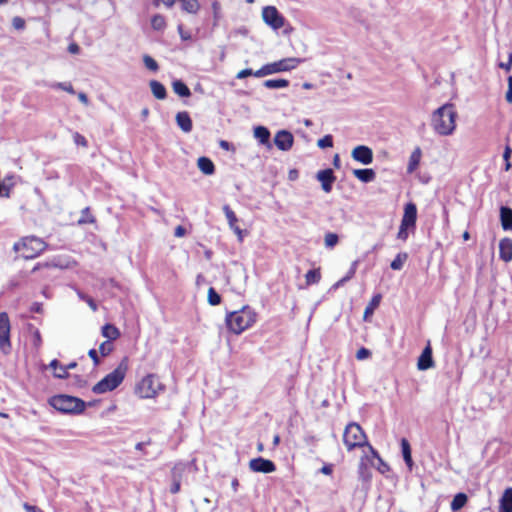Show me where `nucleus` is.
I'll list each match as a JSON object with an SVG mask.
<instances>
[{"mask_svg": "<svg viewBox=\"0 0 512 512\" xmlns=\"http://www.w3.org/2000/svg\"><path fill=\"white\" fill-rule=\"evenodd\" d=\"M455 119L456 111L453 104L446 103L433 112L431 125L437 134L448 136L455 130Z\"/></svg>", "mask_w": 512, "mask_h": 512, "instance_id": "nucleus-1", "label": "nucleus"}, {"mask_svg": "<svg viewBox=\"0 0 512 512\" xmlns=\"http://www.w3.org/2000/svg\"><path fill=\"white\" fill-rule=\"evenodd\" d=\"M128 370V358L124 357L119 365L92 387L95 394H104L115 390L124 380Z\"/></svg>", "mask_w": 512, "mask_h": 512, "instance_id": "nucleus-2", "label": "nucleus"}, {"mask_svg": "<svg viewBox=\"0 0 512 512\" xmlns=\"http://www.w3.org/2000/svg\"><path fill=\"white\" fill-rule=\"evenodd\" d=\"M256 321V314L250 307H243L238 311L231 312L226 316V324L228 329L240 334L249 328Z\"/></svg>", "mask_w": 512, "mask_h": 512, "instance_id": "nucleus-3", "label": "nucleus"}, {"mask_svg": "<svg viewBox=\"0 0 512 512\" xmlns=\"http://www.w3.org/2000/svg\"><path fill=\"white\" fill-rule=\"evenodd\" d=\"M47 246L46 242L36 236H26L16 242L13 249L16 252H21L23 259L30 260L42 254Z\"/></svg>", "mask_w": 512, "mask_h": 512, "instance_id": "nucleus-4", "label": "nucleus"}, {"mask_svg": "<svg viewBox=\"0 0 512 512\" xmlns=\"http://www.w3.org/2000/svg\"><path fill=\"white\" fill-rule=\"evenodd\" d=\"M49 404L64 414H80L85 410L86 403L75 396L59 394L49 399Z\"/></svg>", "mask_w": 512, "mask_h": 512, "instance_id": "nucleus-5", "label": "nucleus"}, {"mask_svg": "<svg viewBox=\"0 0 512 512\" xmlns=\"http://www.w3.org/2000/svg\"><path fill=\"white\" fill-rule=\"evenodd\" d=\"M302 62V59L299 58H285L279 61L266 64L262 66L259 70L255 71L254 77L261 78L267 75L290 71L298 66L299 63Z\"/></svg>", "mask_w": 512, "mask_h": 512, "instance_id": "nucleus-6", "label": "nucleus"}, {"mask_svg": "<svg viewBox=\"0 0 512 512\" xmlns=\"http://www.w3.org/2000/svg\"><path fill=\"white\" fill-rule=\"evenodd\" d=\"M343 441L349 451L368 444L363 429L355 422H351L346 426Z\"/></svg>", "mask_w": 512, "mask_h": 512, "instance_id": "nucleus-7", "label": "nucleus"}, {"mask_svg": "<svg viewBox=\"0 0 512 512\" xmlns=\"http://www.w3.org/2000/svg\"><path fill=\"white\" fill-rule=\"evenodd\" d=\"M10 320L6 312L0 313V350L4 355H9L12 350L10 340Z\"/></svg>", "mask_w": 512, "mask_h": 512, "instance_id": "nucleus-8", "label": "nucleus"}, {"mask_svg": "<svg viewBox=\"0 0 512 512\" xmlns=\"http://www.w3.org/2000/svg\"><path fill=\"white\" fill-rule=\"evenodd\" d=\"M161 387L159 379L155 375H147L136 386V393L141 398H151Z\"/></svg>", "mask_w": 512, "mask_h": 512, "instance_id": "nucleus-9", "label": "nucleus"}, {"mask_svg": "<svg viewBox=\"0 0 512 512\" xmlns=\"http://www.w3.org/2000/svg\"><path fill=\"white\" fill-rule=\"evenodd\" d=\"M263 21L274 30L284 26L285 18L274 6H266L262 9Z\"/></svg>", "mask_w": 512, "mask_h": 512, "instance_id": "nucleus-10", "label": "nucleus"}, {"mask_svg": "<svg viewBox=\"0 0 512 512\" xmlns=\"http://www.w3.org/2000/svg\"><path fill=\"white\" fill-rule=\"evenodd\" d=\"M222 210L228 222L229 228L236 234L238 241L242 242L246 235V231L240 228V220L229 205H224Z\"/></svg>", "mask_w": 512, "mask_h": 512, "instance_id": "nucleus-11", "label": "nucleus"}, {"mask_svg": "<svg viewBox=\"0 0 512 512\" xmlns=\"http://www.w3.org/2000/svg\"><path fill=\"white\" fill-rule=\"evenodd\" d=\"M249 469L256 473L268 474L276 471V465L269 459L257 457L249 461Z\"/></svg>", "mask_w": 512, "mask_h": 512, "instance_id": "nucleus-12", "label": "nucleus"}, {"mask_svg": "<svg viewBox=\"0 0 512 512\" xmlns=\"http://www.w3.org/2000/svg\"><path fill=\"white\" fill-rule=\"evenodd\" d=\"M351 156L355 161L363 165H369L373 162V151L366 145L356 146L352 150Z\"/></svg>", "mask_w": 512, "mask_h": 512, "instance_id": "nucleus-13", "label": "nucleus"}, {"mask_svg": "<svg viewBox=\"0 0 512 512\" xmlns=\"http://www.w3.org/2000/svg\"><path fill=\"white\" fill-rule=\"evenodd\" d=\"M294 142V137L288 130H280L274 137V144L281 151H288L291 149Z\"/></svg>", "mask_w": 512, "mask_h": 512, "instance_id": "nucleus-14", "label": "nucleus"}, {"mask_svg": "<svg viewBox=\"0 0 512 512\" xmlns=\"http://www.w3.org/2000/svg\"><path fill=\"white\" fill-rule=\"evenodd\" d=\"M316 178L318 181L321 182L322 189L326 193L331 192L332 185L336 179L332 169L328 168V169L318 171L316 174Z\"/></svg>", "mask_w": 512, "mask_h": 512, "instance_id": "nucleus-15", "label": "nucleus"}, {"mask_svg": "<svg viewBox=\"0 0 512 512\" xmlns=\"http://www.w3.org/2000/svg\"><path fill=\"white\" fill-rule=\"evenodd\" d=\"M417 220V207L414 203L409 202L405 205L404 215L401 220L403 226L414 228Z\"/></svg>", "mask_w": 512, "mask_h": 512, "instance_id": "nucleus-16", "label": "nucleus"}, {"mask_svg": "<svg viewBox=\"0 0 512 512\" xmlns=\"http://www.w3.org/2000/svg\"><path fill=\"white\" fill-rule=\"evenodd\" d=\"M434 366V361L432 357V349L428 344L422 351L421 355L418 358L417 368L421 371L428 370Z\"/></svg>", "mask_w": 512, "mask_h": 512, "instance_id": "nucleus-17", "label": "nucleus"}, {"mask_svg": "<svg viewBox=\"0 0 512 512\" xmlns=\"http://www.w3.org/2000/svg\"><path fill=\"white\" fill-rule=\"evenodd\" d=\"M499 257L504 262L512 260V240L510 238H503L499 242Z\"/></svg>", "mask_w": 512, "mask_h": 512, "instance_id": "nucleus-18", "label": "nucleus"}, {"mask_svg": "<svg viewBox=\"0 0 512 512\" xmlns=\"http://www.w3.org/2000/svg\"><path fill=\"white\" fill-rule=\"evenodd\" d=\"M498 512H512V487L504 490L499 500Z\"/></svg>", "mask_w": 512, "mask_h": 512, "instance_id": "nucleus-19", "label": "nucleus"}, {"mask_svg": "<svg viewBox=\"0 0 512 512\" xmlns=\"http://www.w3.org/2000/svg\"><path fill=\"white\" fill-rule=\"evenodd\" d=\"M270 136V131L265 126H257L254 128V137L259 141L260 144L265 145L268 148L272 147Z\"/></svg>", "mask_w": 512, "mask_h": 512, "instance_id": "nucleus-20", "label": "nucleus"}, {"mask_svg": "<svg viewBox=\"0 0 512 512\" xmlns=\"http://www.w3.org/2000/svg\"><path fill=\"white\" fill-rule=\"evenodd\" d=\"M57 366L60 367V372H54V376L56 378H59V379H65V378H67L69 376L68 370L76 368L77 363L76 362H71L67 366H63V365H61V363L57 359H53L50 362V367L51 368H56Z\"/></svg>", "mask_w": 512, "mask_h": 512, "instance_id": "nucleus-21", "label": "nucleus"}, {"mask_svg": "<svg viewBox=\"0 0 512 512\" xmlns=\"http://www.w3.org/2000/svg\"><path fill=\"white\" fill-rule=\"evenodd\" d=\"M500 220L505 231H512V208L502 206L500 208Z\"/></svg>", "mask_w": 512, "mask_h": 512, "instance_id": "nucleus-22", "label": "nucleus"}, {"mask_svg": "<svg viewBox=\"0 0 512 512\" xmlns=\"http://www.w3.org/2000/svg\"><path fill=\"white\" fill-rule=\"evenodd\" d=\"M197 166L204 175H213L215 173V165L208 157H199Z\"/></svg>", "mask_w": 512, "mask_h": 512, "instance_id": "nucleus-23", "label": "nucleus"}, {"mask_svg": "<svg viewBox=\"0 0 512 512\" xmlns=\"http://www.w3.org/2000/svg\"><path fill=\"white\" fill-rule=\"evenodd\" d=\"M177 125L185 132H189L192 129V120L188 112H178L176 114Z\"/></svg>", "mask_w": 512, "mask_h": 512, "instance_id": "nucleus-24", "label": "nucleus"}, {"mask_svg": "<svg viewBox=\"0 0 512 512\" xmlns=\"http://www.w3.org/2000/svg\"><path fill=\"white\" fill-rule=\"evenodd\" d=\"M101 334L103 337L107 338L108 341H114L120 337L119 329L110 323H106L101 328Z\"/></svg>", "mask_w": 512, "mask_h": 512, "instance_id": "nucleus-25", "label": "nucleus"}, {"mask_svg": "<svg viewBox=\"0 0 512 512\" xmlns=\"http://www.w3.org/2000/svg\"><path fill=\"white\" fill-rule=\"evenodd\" d=\"M353 174L357 179L364 183L372 182L376 177L375 171L370 168L355 169Z\"/></svg>", "mask_w": 512, "mask_h": 512, "instance_id": "nucleus-26", "label": "nucleus"}, {"mask_svg": "<svg viewBox=\"0 0 512 512\" xmlns=\"http://www.w3.org/2000/svg\"><path fill=\"white\" fill-rule=\"evenodd\" d=\"M401 451H402L403 459H404L408 469L411 471L413 468V460H412V455H411L410 443L406 438L401 439Z\"/></svg>", "mask_w": 512, "mask_h": 512, "instance_id": "nucleus-27", "label": "nucleus"}, {"mask_svg": "<svg viewBox=\"0 0 512 512\" xmlns=\"http://www.w3.org/2000/svg\"><path fill=\"white\" fill-rule=\"evenodd\" d=\"M149 86L151 88L152 94L156 99L163 100L166 98L167 91L165 86L161 82L157 80H151Z\"/></svg>", "mask_w": 512, "mask_h": 512, "instance_id": "nucleus-28", "label": "nucleus"}, {"mask_svg": "<svg viewBox=\"0 0 512 512\" xmlns=\"http://www.w3.org/2000/svg\"><path fill=\"white\" fill-rule=\"evenodd\" d=\"M421 155H422V152H421V149L419 147H417L411 153L410 158H409V162H408V166H407L408 173H412V172H414L416 170V168L418 167V165L420 163Z\"/></svg>", "mask_w": 512, "mask_h": 512, "instance_id": "nucleus-29", "label": "nucleus"}, {"mask_svg": "<svg viewBox=\"0 0 512 512\" xmlns=\"http://www.w3.org/2000/svg\"><path fill=\"white\" fill-rule=\"evenodd\" d=\"M172 88L180 97H189L191 94L189 87L182 80H174Z\"/></svg>", "mask_w": 512, "mask_h": 512, "instance_id": "nucleus-30", "label": "nucleus"}, {"mask_svg": "<svg viewBox=\"0 0 512 512\" xmlns=\"http://www.w3.org/2000/svg\"><path fill=\"white\" fill-rule=\"evenodd\" d=\"M468 501V497L465 493H457L451 501L450 507L452 511H458L463 508Z\"/></svg>", "mask_w": 512, "mask_h": 512, "instance_id": "nucleus-31", "label": "nucleus"}, {"mask_svg": "<svg viewBox=\"0 0 512 512\" xmlns=\"http://www.w3.org/2000/svg\"><path fill=\"white\" fill-rule=\"evenodd\" d=\"M263 85L268 89H281L288 87L289 81L286 79H268L263 82Z\"/></svg>", "mask_w": 512, "mask_h": 512, "instance_id": "nucleus-32", "label": "nucleus"}, {"mask_svg": "<svg viewBox=\"0 0 512 512\" xmlns=\"http://www.w3.org/2000/svg\"><path fill=\"white\" fill-rule=\"evenodd\" d=\"M151 26L156 31H163L166 27V20L164 16L156 14L151 19Z\"/></svg>", "mask_w": 512, "mask_h": 512, "instance_id": "nucleus-33", "label": "nucleus"}, {"mask_svg": "<svg viewBox=\"0 0 512 512\" xmlns=\"http://www.w3.org/2000/svg\"><path fill=\"white\" fill-rule=\"evenodd\" d=\"M305 279H306V284L307 285L318 283L320 281V279H321L320 270L319 269H311V270H309L306 273V275H305Z\"/></svg>", "mask_w": 512, "mask_h": 512, "instance_id": "nucleus-34", "label": "nucleus"}, {"mask_svg": "<svg viewBox=\"0 0 512 512\" xmlns=\"http://www.w3.org/2000/svg\"><path fill=\"white\" fill-rule=\"evenodd\" d=\"M407 253H399L391 262L390 267L393 270H401L405 261L407 260Z\"/></svg>", "mask_w": 512, "mask_h": 512, "instance_id": "nucleus-35", "label": "nucleus"}, {"mask_svg": "<svg viewBox=\"0 0 512 512\" xmlns=\"http://www.w3.org/2000/svg\"><path fill=\"white\" fill-rule=\"evenodd\" d=\"M381 300V295H375L371 302L368 304V306L365 308L364 311V319H367L369 315H372L374 312V309L379 305Z\"/></svg>", "mask_w": 512, "mask_h": 512, "instance_id": "nucleus-36", "label": "nucleus"}, {"mask_svg": "<svg viewBox=\"0 0 512 512\" xmlns=\"http://www.w3.org/2000/svg\"><path fill=\"white\" fill-rule=\"evenodd\" d=\"M114 350V344L113 341H104L99 346V353L102 357H106L110 355Z\"/></svg>", "mask_w": 512, "mask_h": 512, "instance_id": "nucleus-37", "label": "nucleus"}, {"mask_svg": "<svg viewBox=\"0 0 512 512\" xmlns=\"http://www.w3.org/2000/svg\"><path fill=\"white\" fill-rule=\"evenodd\" d=\"M81 217L80 219L78 220V224H87V223H94L96 220H95V217L93 215L90 214V209L89 207H86L82 210L81 212Z\"/></svg>", "mask_w": 512, "mask_h": 512, "instance_id": "nucleus-38", "label": "nucleus"}, {"mask_svg": "<svg viewBox=\"0 0 512 512\" xmlns=\"http://www.w3.org/2000/svg\"><path fill=\"white\" fill-rule=\"evenodd\" d=\"M208 302L212 306L218 305L221 302V296L212 287L208 291Z\"/></svg>", "mask_w": 512, "mask_h": 512, "instance_id": "nucleus-39", "label": "nucleus"}, {"mask_svg": "<svg viewBox=\"0 0 512 512\" xmlns=\"http://www.w3.org/2000/svg\"><path fill=\"white\" fill-rule=\"evenodd\" d=\"M339 241V237L335 233H327L324 238L325 246L333 248Z\"/></svg>", "mask_w": 512, "mask_h": 512, "instance_id": "nucleus-40", "label": "nucleus"}, {"mask_svg": "<svg viewBox=\"0 0 512 512\" xmlns=\"http://www.w3.org/2000/svg\"><path fill=\"white\" fill-rule=\"evenodd\" d=\"M143 62L147 69L156 72L159 69L158 63L149 55L143 56Z\"/></svg>", "mask_w": 512, "mask_h": 512, "instance_id": "nucleus-41", "label": "nucleus"}, {"mask_svg": "<svg viewBox=\"0 0 512 512\" xmlns=\"http://www.w3.org/2000/svg\"><path fill=\"white\" fill-rule=\"evenodd\" d=\"M317 145L321 149L330 148L333 146V137L331 135H325L318 140Z\"/></svg>", "mask_w": 512, "mask_h": 512, "instance_id": "nucleus-42", "label": "nucleus"}, {"mask_svg": "<svg viewBox=\"0 0 512 512\" xmlns=\"http://www.w3.org/2000/svg\"><path fill=\"white\" fill-rule=\"evenodd\" d=\"M52 88H55V89H61V90H64L70 94H74L75 91H74V88L73 86L71 85V83H67V82H56L54 84L51 85Z\"/></svg>", "mask_w": 512, "mask_h": 512, "instance_id": "nucleus-43", "label": "nucleus"}, {"mask_svg": "<svg viewBox=\"0 0 512 512\" xmlns=\"http://www.w3.org/2000/svg\"><path fill=\"white\" fill-rule=\"evenodd\" d=\"M12 26L16 29V30H23L25 28V20L19 16H15L13 19H12Z\"/></svg>", "mask_w": 512, "mask_h": 512, "instance_id": "nucleus-44", "label": "nucleus"}, {"mask_svg": "<svg viewBox=\"0 0 512 512\" xmlns=\"http://www.w3.org/2000/svg\"><path fill=\"white\" fill-rule=\"evenodd\" d=\"M42 345V338H41V334H40V331L38 329H34L33 331V346L36 348V349H39Z\"/></svg>", "mask_w": 512, "mask_h": 512, "instance_id": "nucleus-45", "label": "nucleus"}, {"mask_svg": "<svg viewBox=\"0 0 512 512\" xmlns=\"http://www.w3.org/2000/svg\"><path fill=\"white\" fill-rule=\"evenodd\" d=\"M73 138H74V142L77 145H80V146H83V147H86L88 145V142H87L86 138L83 135H81L80 133H78V132L74 133Z\"/></svg>", "mask_w": 512, "mask_h": 512, "instance_id": "nucleus-46", "label": "nucleus"}, {"mask_svg": "<svg viewBox=\"0 0 512 512\" xmlns=\"http://www.w3.org/2000/svg\"><path fill=\"white\" fill-rule=\"evenodd\" d=\"M410 227L409 226H403V224H400V228H399V231H398V234H397V238L400 239V240H407L408 238V229Z\"/></svg>", "mask_w": 512, "mask_h": 512, "instance_id": "nucleus-47", "label": "nucleus"}, {"mask_svg": "<svg viewBox=\"0 0 512 512\" xmlns=\"http://www.w3.org/2000/svg\"><path fill=\"white\" fill-rule=\"evenodd\" d=\"M370 355H371L370 350H368L367 348L362 347V348H360V349L357 351V353H356V358H357L358 360H365V359H367L368 357H370Z\"/></svg>", "mask_w": 512, "mask_h": 512, "instance_id": "nucleus-48", "label": "nucleus"}, {"mask_svg": "<svg viewBox=\"0 0 512 512\" xmlns=\"http://www.w3.org/2000/svg\"><path fill=\"white\" fill-rule=\"evenodd\" d=\"M498 66L505 71L509 72L512 68V51L508 53V61L507 62H500Z\"/></svg>", "mask_w": 512, "mask_h": 512, "instance_id": "nucleus-49", "label": "nucleus"}, {"mask_svg": "<svg viewBox=\"0 0 512 512\" xmlns=\"http://www.w3.org/2000/svg\"><path fill=\"white\" fill-rule=\"evenodd\" d=\"M88 356L93 361L94 366H98L101 363L100 357H99L98 352L96 351V349H90L88 351Z\"/></svg>", "mask_w": 512, "mask_h": 512, "instance_id": "nucleus-50", "label": "nucleus"}, {"mask_svg": "<svg viewBox=\"0 0 512 512\" xmlns=\"http://www.w3.org/2000/svg\"><path fill=\"white\" fill-rule=\"evenodd\" d=\"M254 73H255V71H253L252 69H243L237 73L236 78L244 79V78H247L248 76H254Z\"/></svg>", "mask_w": 512, "mask_h": 512, "instance_id": "nucleus-51", "label": "nucleus"}, {"mask_svg": "<svg viewBox=\"0 0 512 512\" xmlns=\"http://www.w3.org/2000/svg\"><path fill=\"white\" fill-rule=\"evenodd\" d=\"M182 9L187 12H192V0H180Z\"/></svg>", "mask_w": 512, "mask_h": 512, "instance_id": "nucleus-52", "label": "nucleus"}, {"mask_svg": "<svg viewBox=\"0 0 512 512\" xmlns=\"http://www.w3.org/2000/svg\"><path fill=\"white\" fill-rule=\"evenodd\" d=\"M23 508L26 510V512H44L41 508L30 505L29 503H24Z\"/></svg>", "mask_w": 512, "mask_h": 512, "instance_id": "nucleus-53", "label": "nucleus"}, {"mask_svg": "<svg viewBox=\"0 0 512 512\" xmlns=\"http://www.w3.org/2000/svg\"><path fill=\"white\" fill-rule=\"evenodd\" d=\"M30 311L33 313H41L42 312V304L39 302H34L30 307Z\"/></svg>", "mask_w": 512, "mask_h": 512, "instance_id": "nucleus-54", "label": "nucleus"}, {"mask_svg": "<svg viewBox=\"0 0 512 512\" xmlns=\"http://www.w3.org/2000/svg\"><path fill=\"white\" fill-rule=\"evenodd\" d=\"M9 187L6 186L5 182L3 184L0 183V196L9 197Z\"/></svg>", "mask_w": 512, "mask_h": 512, "instance_id": "nucleus-55", "label": "nucleus"}, {"mask_svg": "<svg viewBox=\"0 0 512 512\" xmlns=\"http://www.w3.org/2000/svg\"><path fill=\"white\" fill-rule=\"evenodd\" d=\"M185 233H186V229H185L183 226H177V227L175 228L174 235H175L176 237H182V236H184V235H185Z\"/></svg>", "mask_w": 512, "mask_h": 512, "instance_id": "nucleus-56", "label": "nucleus"}, {"mask_svg": "<svg viewBox=\"0 0 512 512\" xmlns=\"http://www.w3.org/2000/svg\"><path fill=\"white\" fill-rule=\"evenodd\" d=\"M68 51L72 54H78L80 51V47L76 43H71L68 46Z\"/></svg>", "mask_w": 512, "mask_h": 512, "instance_id": "nucleus-57", "label": "nucleus"}, {"mask_svg": "<svg viewBox=\"0 0 512 512\" xmlns=\"http://www.w3.org/2000/svg\"><path fill=\"white\" fill-rule=\"evenodd\" d=\"M179 490H180V482L174 480L170 487V492L175 494V493L179 492Z\"/></svg>", "mask_w": 512, "mask_h": 512, "instance_id": "nucleus-58", "label": "nucleus"}, {"mask_svg": "<svg viewBox=\"0 0 512 512\" xmlns=\"http://www.w3.org/2000/svg\"><path fill=\"white\" fill-rule=\"evenodd\" d=\"M511 154H512V148L509 145H507L503 152V159L509 160L511 157Z\"/></svg>", "mask_w": 512, "mask_h": 512, "instance_id": "nucleus-59", "label": "nucleus"}, {"mask_svg": "<svg viewBox=\"0 0 512 512\" xmlns=\"http://www.w3.org/2000/svg\"><path fill=\"white\" fill-rule=\"evenodd\" d=\"M219 145L222 149L227 150V151H229L233 148L232 144L225 140H221Z\"/></svg>", "mask_w": 512, "mask_h": 512, "instance_id": "nucleus-60", "label": "nucleus"}, {"mask_svg": "<svg viewBox=\"0 0 512 512\" xmlns=\"http://www.w3.org/2000/svg\"><path fill=\"white\" fill-rule=\"evenodd\" d=\"M78 99L84 104V105H88L89 104V99H88V96L84 93V92H80L78 94Z\"/></svg>", "mask_w": 512, "mask_h": 512, "instance_id": "nucleus-61", "label": "nucleus"}, {"mask_svg": "<svg viewBox=\"0 0 512 512\" xmlns=\"http://www.w3.org/2000/svg\"><path fill=\"white\" fill-rule=\"evenodd\" d=\"M333 471L332 465L327 464L321 468V472L325 475H330Z\"/></svg>", "mask_w": 512, "mask_h": 512, "instance_id": "nucleus-62", "label": "nucleus"}, {"mask_svg": "<svg viewBox=\"0 0 512 512\" xmlns=\"http://www.w3.org/2000/svg\"><path fill=\"white\" fill-rule=\"evenodd\" d=\"M178 30H179V33H180V36L183 40H187V39H190V34L188 32H184L183 29H182V25H179L178 26Z\"/></svg>", "mask_w": 512, "mask_h": 512, "instance_id": "nucleus-63", "label": "nucleus"}, {"mask_svg": "<svg viewBox=\"0 0 512 512\" xmlns=\"http://www.w3.org/2000/svg\"><path fill=\"white\" fill-rule=\"evenodd\" d=\"M212 8H213V12H214V17L218 18V14H219V11H220L219 3L217 1L213 2Z\"/></svg>", "mask_w": 512, "mask_h": 512, "instance_id": "nucleus-64", "label": "nucleus"}]
</instances>
